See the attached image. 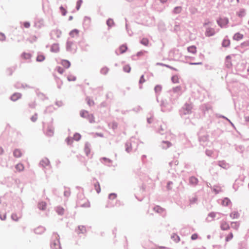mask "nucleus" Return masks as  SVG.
<instances>
[{
  "mask_svg": "<svg viewBox=\"0 0 249 249\" xmlns=\"http://www.w3.org/2000/svg\"><path fill=\"white\" fill-rule=\"evenodd\" d=\"M217 23L221 28H223L228 24L229 20L227 18H220L217 20Z\"/></svg>",
  "mask_w": 249,
  "mask_h": 249,
  "instance_id": "nucleus-1",
  "label": "nucleus"
},
{
  "mask_svg": "<svg viewBox=\"0 0 249 249\" xmlns=\"http://www.w3.org/2000/svg\"><path fill=\"white\" fill-rule=\"evenodd\" d=\"M56 240L52 244L51 247L53 249H61L60 245V242L58 239H57L58 236L55 235Z\"/></svg>",
  "mask_w": 249,
  "mask_h": 249,
  "instance_id": "nucleus-2",
  "label": "nucleus"
},
{
  "mask_svg": "<svg viewBox=\"0 0 249 249\" xmlns=\"http://www.w3.org/2000/svg\"><path fill=\"white\" fill-rule=\"evenodd\" d=\"M215 34L214 29L211 27H208L206 28L205 32V35L207 36H211Z\"/></svg>",
  "mask_w": 249,
  "mask_h": 249,
  "instance_id": "nucleus-3",
  "label": "nucleus"
},
{
  "mask_svg": "<svg viewBox=\"0 0 249 249\" xmlns=\"http://www.w3.org/2000/svg\"><path fill=\"white\" fill-rule=\"evenodd\" d=\"M220 228L222 230H228L230 229V226L227 222L223 221L220 224Z\"/></svg>",
  "mask_w": 249,
  "mask_h": 249,
  "instance_id": "nucleus-4",
  "label": "nucleus"
},
{
  "mask_svg": "<svg viewBox=\"0 0 249 249\" xmlns=\"http://www.w3.org/2000/svg\"><path fill=\"white\" fill-rule=\"evenodd\" d=\"M59 51V47L58 44H53L51 48V51L53 53H56Z\"/></svg>",
  "mask_w": 249,
  "mask_h": 249,
  "instance_id": "nucleus-5",
  "label": "nucleus"
},
{
  "mask_svg": "<svg viewBox=\"0 0 249 249\" xmlns=\"http://www.w3.org/2000/svg\"><path fill=\"white\" fill-rule=\"evenodd\" d=\"M84 152L87 156H89L91 152V149L89 144L86 143L85 145Z\"/></svg>",
  "mask_w": 249,
  "mask_h": 249,
  "instance_id": "nucleus-6",
  "label": "nucleus"
},
{
  "mask_svg": "<svg viewBox=\"0 0 249 249\" xmlns=\"http://www.w3.org/2000/svg\"><path fill=\"white\" fill-rule=\"evenodd\" d=\"M198 179L194 177H191L189 178V182L192 185H196L198 183Z\"/></svg>",
  "mask_w": 249,
  "mask_h": 249,
  "instance_id": "nucleus-7",
  "label": "nucleus"
},
{
  "mask_svg": "<svg viewBox=\"0 0 249 249\" xmlns=\"http://www.w3.org/2000/svg\"><path fill=\"white\" fill-rule=\"evenodd\" d=\"M243 35L239 33H237L235 34H234L233 38L234 40L236 41H239L240 40H241L243 38Z\"/></svg>",
  "mask_w": 249,
  "mask_h": 249,
  "instance_id": "nucleus-8",
  "label": "nucleus"
},
{
  "mask_svg": "<svg viewBox=\"0 0 249 249\" xmlns=\"http://www.w3.org/2000/svg\"><path fill=\"white\" fill-rule=\"evenodd\" d=\"M21 57L23 59L28 60L31 59L32 57V54L30 53H23L21 54Z\"/></svg>",
  "mask_w": 249,
  "mask_h": 249,
  "instance_id": "nucleus-9",
  "label": "nucleus"
},
{
  "mask_svg": "<svg viewBox=\"0 0 249 249\" xmlns=\"http://www.w3.org/2000/svg\"><path fill=\"white\" fill-rule=\"evenodd\" d=\"M127 50V47L126 45H122L119 48V53L122 54L125 53Z\"/></svg>",
  "mask_w": 249,
  "mask_h": 249,
  "instance_id": "nucleus-10",
  "label": "nucleus"
},
{
  "mask_svg": "<svg viewBox=\"0 0 249 249\" xmlns=\"http://www.w3.org/2000/svg\"><path fill=\"white\" fill-rule=\"evenodd\" d=\"M56 212L59 215H62L64 213L65 210L63 207L58 206L56 208Z\"/></svg>",
  "mask_w": 249,
  "mask_h": 249,
  "instance_id": "nucleus-11",
  "label": "nucleus"
},
{
  "mask_svg": "<svg viewBox=\"0 0 249 249\" xmlns=\"http://www.w3.org/2000/svg\"><path fill=\"white\" fill-rule=\"evenodd\" d=\"M188 52L195 54L196 53V47L195 46H191L187 48Z\"/></svg>",
  "mask_w": 249,
  "mask_h": 249,
  "instance_id": "nucleus-12",
  "label": "nucleus"
},
{
  "mask_svg": "<svg viewBox=\"0 0 249 249\" xmlns=\"http://www.w3.org/2000/svg\"><path fill=\"white\" fill-rule=\"evenodd\" d=\"M21 97V94L18 93H14L11 97V99L13 101H16Z\"/></svg>",
  "mask_w": 249,
  "mask_h": 249,
  "instance_id": "nucleus-13",
  "label": "nucleus"
},
{
  "mask_svg": "<svg viewBox=\"0 0 249 249\" xmlns=\"http://www.w3.org/2000/svg\"><path fill=\"white\" fill-rule=\"evenodd\" d=\"M231 203V200L227 197L224 198L222 201V205L224 206H228Z\"/></svg>",
  "mask_w": 249,
  "mask_h": 249,
  "instance_id": "nucleus-14",
  "label": "nucleus"
},
{
  "mask_svg": "<svg viewBox=\"0 0 249 249\" xmlns=\"http://www.w3.org/2000/svg\"><path fill=\"white\" fill-rule=\"evenodd\" d=\"M154 210L159 213H163L165 211L164 209L161 208L159 206H156L154 208Z\"/></svg>",
  "mask_w": 249,
  "mask_h": 249,
  "instance_id": "nucleus-15",
  "label": "nucleus"
},
{
  "mask_svg": "<svg viewBox=\"0 0 249 249\" xmlns=\"http://www.w3.org/2000/svg\"><path fill=\"white\" fill-rule=\"evenodd\" d=\"M61 63L64 67H65V68H67V69L69 68L71 66L70 62L68 60H62L61 61Z\"/></svg>",
  "mask_w": 249,
  "mask_h": 249,
  "instance_id": "nucleus-16",
  "label": "nucleus"
},
{
  "mask_svg": "<svg viewBox=\"0 0 249 249\" xmlns=\"http://www.w3.org/2000/svg\"><path fill=\"white\" fill-rule=\"evenodd\" d=\"M50 163V161L48 160V159L45 158L41 160V161L40 162V164L43 166L45 167L47 165H48Z\"/></svg>",
  "mask_w": 249,
  "mask_h": 249,
  "instance_id": "nucleus-17",
  "label": "nucleus"
},
{
  "mask_svg": "<svg viewBox=\"0 0 249 249\" xmlns=\"http://www.w3.org/2000/svg\"><path fill=\"white\" fill-rule=\"evenodd\" d=\"M47 204L45 202H41L38 203V207L41 210H45L46 208Z\"/></svg>",
  "mask_w": 249,
  "mask_h": 249,
  "instance_id": "nucleus-18",
  "label": "nucleus"
},
{
  "mask_svg": "<svg viewBox=\"0 0 249 249\" xmlns=\"http://www.w3.org/2000/svg\"><path fill=\"white\" fill-rule=\"evenodd\" d=\"M14 156L16 158H19L21 156L22 153L20 150L19 149H15L13 152Z\"/></svg>",
  "mask_w": 249,
  "mask_h": 249,
  "instance_id": "nucleus-19",
  "label": "nucleus"
},
{
  "mask_svg": "<svg viewBox=\"0 0 249 249\" xmlns=\"http://www.w3.org/2000/svg\"><path fill=\"white\" fill-rule=\"evenodd\" d=\"M79 31L78 30L74 29L70 32V35L71 37H74L76 36H77L79 34Z\"/></svg>",
  "mask_w": 249,
  "mask_h": 249,
  "instance_id": "nucleus-20",
  "label": "nucleus"
},
{
  "mask_svg": "<svg viewBox=\"0 0 249 249\" xmlns=\"http://www.w3.org/2000/svg\"><path fill=\"white\" fill-rule=\"evenodd\" d=\"M16 168L18 171L21 172L23 171L24 167L22 164L19 163L16 166Z\"/></svg>",
  "mask_w": 249,
  "mask_h": 249,
  "instance_id": "nucleus-21",
  "label": "nucleus"
},
{
  "mask_svg": "<svg viewBox=\"0 0 249 249\" xmlns=\"http://www.w3.org/2000/svg\"><path fill=\"white\" fill-rule=\"evenodd\" d=\"M108 71H109L108 68L106 67H104L101 69V73L102 74L106 75L108 73Z\"/></svg>",
  "mask_w": 249,
  "mask_h": 249,
  "instance_id": "nucleus-22",
  "label": "nucleus"
},
{
  "mask_svg": "<svg viewBox=\"0 0 249 249\" xmlns=\"http://www.w3.org/2000/svg\"><path fill=\"white\" fill-rule=\"evenodd\" d=\"M230 216L233 218H237L239 217V213L237 212H233L230 214Z\"/></svg>",
  "mask_w": 249,
  "mask_h": 249,
  "instance_id": "nucleus-23",
  "label": "nucleus"
},
{
  "mask_svg": "<svg viewBox=\"0 0 249 249\" xmlns=\"http://www.w3.org/2000/svg\"><path fill=\"white\" fill-rule=\"evenodd\" d=\"M45 57L43 54H39L36 57V61L38 62H42L44 60Z\"/></svg>",
  "mask_w": 249,
  "mask_h": 249,
  "instance_id": "nucleus-24",
  "label": "nucleus"
},
{
  "mask_svg": "<svg viewBox=\"0 0 249 249\" xmlns=\"http://www.w3.org/2000/svg\"><path fill=\"white\" fill-rule=\"evenodd\" d=\"M141 44L144 46H147L149 44V40L146 38H143L141 41Z\"/></svg>",
  "mask_w": 249,
  "mask_h": 249,
  "instance_id": "nucleus-25",
  "label": "nucleus"
},
{
  "mask_svg": "<svg viewBox=\"0 0 249 249\" xmlns=\"http://www.w3.org/2000/svg\"><path fill=\"white\" fill-rule=\"evenodd\" d=\"M230 45V41L229 39H224L222 42V45L224 47H228Z\"/></svg>",
  "mask_w": 249,
  "mask_h": 249,
  "instance_id": "nucleus-26",
  "label": "nucleus"
},
{
  "mask_svg": "<svg viewBox=\"0 0 249 249\" xmlns=\"http://www.w3.org/2000/svg\"><path fill=\"white\" fill-rule=\"evenodd\" d=\"M233 237V235L232 234V233L231 232H230L226 237L225 238V240L226 242H229V241H230L232 239Z\"/></svg>",
  "mask_w": 249,
  "mask_h": 249,
  "instance_id": "nucleus-27",
  "label": "nucleus"
},
{
  "mask_svg": "<svg viewBox=\"0 0 249 249\" xmlns=\"http://www.w3.org/2000/svg\"><path fill=\"white\" fill-rule=\"evenodd\" d=\"M171 145H172V144L171 143V142H167V141L163 142L162 147L164 148H168V147H170V146H171Z\"/></svg>",
  "mask_w": 249,
  "mask_h": 249,
  "instance_id": "nucleus-28",
  "label": "nucleus"
},
{
  "mask_svg": "<svg viewBox=\"0 0 249 249\" xmlns=\"http://www.w3.org/2000/svg\"><path fill=\"white\" fill-rule=\"evenodd\" d=\"M94 187L96 190L97 193H99L101 191V188L99 182H96L94 184Z\"/></svg>",
  "mask_w": 249,
  "mask_h": 249,
  "instance_id": "nucleus-29",
  "label": "nucleus"
},
{
  "mask_svg": "<svg viewBox=\"0 0 249 249\" xmlns=\"http://www.w3.org/2000/svg\"><path fill=\"white\" fill-rule=\"evenodd\" d=\"M172 81L174 83H178L179 78L177 75H174L172 77Z\"/></svg>",
  "mask_w": 249,
  "mask_h": 249,
  "instance_id": "nucleus-30",
  "label": "nucleus"
},
{
  "mask_svg": "<svg viewBox=\"0 0 249 249\" xmlns=\"http://www.w3.org/2000/svg\"><path fill=\"white\" fill-rule=\"evenodd\" d=\"M182 8L180 6H178L174 8V12L175 14H178L181 12Z\"/></svg>",
  "mask_w": 249,
  "mask_h": 249,
  "instance_id": "nucleus-31",
  "label": "nucleus"
},
{
  "mask_svg": "<svg viewBox=\"0 0 249 249\" xmlns=\"http://www.w3.org/2000/svg\"><path fill=\"white\" fill-rule=\"evenodd\" d=\"M237 14L239 17H242L245 15V10L244 9H241L237 13Z\"/></svg>",
  "mask_w": 249,
  "mask_h": 249,
  "instance_id": "nucleus-32",
  "label": "nucleus"
},
{
  "mask_svg": "<svg viewBox=\"0 0 249 249\" xmlns=\"http://www.w3.org/2000/svg\"><path fill=\"white\" fill-rule=\"evenodd\" d=\"M53 33L55 34L57 37H59L61 35V32L57 29L53 30Z\"/></svg>",
  "mask_w": 249,
  "mask_h": 249,
  "instance_id": "nucleus-33",
  "label": "nucleus"
},
{
  "mask_svg": "<svg viewBox=\"0 0 249 249\" xmlns=\"http://www.w3.org/2000/svg\"><path fill=\"white\" fill-rule=\"evenodd\" d=\"M124 71L126 72H129L131 71V68L129 65H126L124 67Z\"/></svg>",
  "mask_w": 249,
  "mask_h": 249,
  "instance_id": "nucleus-34",
  "label": "nucleus"
},
{
  "mask_svg": "<svg viewBox=\"0 0 249 249\" xmlns=\"http://www.w3.org/2000/svg\"><path fill=\"white\" fill-rule=\"evenodd\" d=\"M53 129H52L51 128H48V129H47V134L49 136H51L53 135Z\"/></svg>",
  "mask_w": 249,
  "mask_h": 249,
  "instance_id": "nucleus-35",
  "label": "nucleus"
},
{
  "mask_svg": "<svg viewBox=\"0 0 249 249\" xmlns=\"http://www.w3.org/2000/svg\"><path fill=\"white\" fill-rule=\"evenodd\" d=\"M173 91L175 92H179L181 91V88L180 86H177L173 88Z\"/></svg>",
  "mask_w": 249,
  "mask_h": 249,
  "instance_id": "nucleus-36",
  "label": "nucleus"
},
{
  "mask_svg": "<svg viewBox=\"0 0 249 249\" xmlns=\"http://www.w3.org/2000/svg\"><path fill=\"white\" fill-rule=\"evenodd\" d=\"M107 24L109 27H111L114 24L113 20L111 19H109L107 20Z\"/></svg>",
  "mask_w": 249,
  "mask_h": 249,
  "instance_id": "nucleus-37",
  "label": "nucleus"
},
{
  "mask_svg": "<svg viewBox=\"0 0 249 249\" xmlns=\"http://www.w3.org/2000/svg\"><path fill=\"white\" fill-rule=\"evenodd\" d=\"M172 238L174 239V241L176 242H178L180 240V238L179 236L176 234H174Z\"/></svg>",
  "mask_w": 249,
  "mask_h": 249,
  "instance_id": "nucleus-38",
  "label": "nucleus"
},
{
  "mask_svg": "<svg viewBox=\"0 0 249 249\" xmlns=\"http://www.w3.org/2000/svg\"><path fill=\"white\" fill-rule=\"evenodd\" d=\"M81 138V135L79 134L76 133L74 135L73 139L76 141H79Z\"/></svg>",
  "mask_w": 249,
  "mask_h": 249,
  "instance_id": "nucleus-39",
  "label": "nucleus"
},
{
  "mask_svg": "<svg viewBox=\"0 0 249 249\" xmlns=\"http://www.w3.org/2000/svg\"><path fill=\"white\" fill-rule=\"evenodd\" d=\"M87 102L88 105L90 106H93L94 104L93 100L89 98L87 99Z\"/></svg>",
  "mask_w": 249,
  "mask_h": 249,
  "instance_id": "nucleus-40",
  "label": "nucleus"
},
{
  "mask_svg": "<svg viewBox=\"0 0 249 249\" xmlns=\"http://www.w3.org/2000/svg\"><path fill=\"white\" fill-rule=\"evenodd\" d=\"M31 120L33 122H36L37 120V114H35L34 115H33L31 117Z\"/></svg>",
  "mask_w": 249,
  "mask_h": 249,
  "instance_id": "nucleus-41",
  "label": "nucleus"
},
{
  "mask_svg": "<svg viewBox=\"0 0 249 249\" xmlns=\"http://www.w3.org/2000/svg\"><path fill=\"white\" fill-rule=\"evenodd\" d=\"M88 112L87 111H82L80 113V115L83 117H86L88 115Z\"/></svg>",
  "mask_w": 249,
  "mask_h": 249,
  "instance_id": "nucleus-42",
  "label": "nucleus"
},
{
  "mask_svg": "<svg viewBox=\"0 0 249 249\" xmlns=\"http://www.w3.org/2000/svg\"><path fill=\"white\" fill-rule=\"evenodd\" d=\"M161 90V87L160 86L158 85L155 87V90L156 92L160 91Z\"/></svg>",
  "mask_w": 249,
  "mask_h": 249,
  "instance_id": "nucleus-43",
  "label": "nucleus"
},
{
  "mask_svg": "<svg viewBox=\"0 0 249 249\" xmlns=\"http://www.w3.org/2000/svg\"><path fill=\"white\" fill-rule=\"evenodd\" d=\"M5 38H6V37H5V35L2 33H0V40L4 41L5 40Z\"/></svg>",
  "mask_w": 249,
  "mask_h": 249,
  "instance_id": "nucleus-44",
  "label": "nucleus"
},
{
  "mask_svg": "<svg viewBox=\"0 0 249 249\" xmlns=\"http://www.w3.org/2000/svg\"><path fill=\"white\" fill-rule=\"evenodd\" d=\"M82 2V1L81 0H79L77 1V5H76V8H77V10L79 9L80 7L81 6Z\"/></svg>",
  "mask_w": 249,
  "mask_h": 249,
  "instance_id": "nucleus-45",
  "label": "nucleus"
},
{
  "mask_svg": "<svg viewBox=\"0 0 249 249\" xmlns=\"http://www.w3.org/2000/svg\"><path fill=\"white\" fill-rule=\"evenodd\" d=\"M118 126V124L116 122H113L111 124V127L115 129H116Z\"/></svg>",
  "mask_w": 249,
  "mask_h": 249,
  "instance_id": "nucleus-46",
  "label": "nucleus"
},
{
  "mask_svg": "<svg viewBox=\"0 0 249 249\" xmlns=\"http://www.w3.org/2000/svg\"><path fill=\"white\" fill-rule=\"evenodd\" d=\"M60 10H61V11L62 12V15L63 16H65L66 15V12H67L66 9L64 7H63L62 6L60 7Z\"/></svg>",
  "mask_w": 249,
  "mask_h": 249,
  "instance_id": "nucleus-47",
  "label": "nucleus"
},
{
  "mask_svg": "<svg viewBox=\"0 0 249 249\" xmlns=\"http://www.w3.org/2000/svg\"><path fill=\"white\" fill-rule=\"evenodd\" d=\"M57 71L60 74H62L64 71V69L60 67L57 68Z\"/></svg>",
  "mask_w": 249,
  "mask_h": 249,
  "instance_id": "nucleus-48",
  "label": "nucleus"
},
{
  "mask_svg": "<svg viewBox=\"0 0 249 249\" xmlns=\"http://www.w3.org/2000/svg\"><path fill=\"white\" fill-rule=\"evenodd\" d=\"M82 207H89L90 206L89 203L87 201L84 204H81Z\"/></svg>",
  "mask_w": 249,
  "mask_h": 249,
  "instance_id": "nucleus-49",
  "label": "nucleus"
},
{
  "mask_svg": "<svg viewBox=\"0 0 249 249\" xmlns=\"http://www.w3.org/2000/svg\"><path fill=\"white\" fill-rule=\"evenodd\" d=\"M23 26L26 28H28L30 26V24L29 22H24L23 23Z\"/></svg>",
  "mask_w": 249,
  "mask_h": 249,
  "instance_id": "nucleus-50",
  "label": "nucleus"
},
{
  "mask_svg": "<svg viewBox=\"0 0 249 249\" xmlns=\"http://www.w3.org/2000/svg\"><path fill=\"white\" fill-rule=\"evenodd\" d=\"M116 197V195L115 194H111L109 195V198L110 199H115Z\"/></svg>",
  "mask_w": 249,
  "mask_h": 249,
  "instance_id": "nucleus-51",
  "label": "nucleus"
},
{
  "mask_svg": "<svg viewBox=\"0 0 249 249\" xmlns=\"http://www.w3.org/2000/svg\"><path fill=\"white\" fill-rule=\"evenodd\" d=\"M198 237V236L195 233V234H193L192 236H191V239L192 240H196L197 238Z\"/></svg>",
  "mask_w": 249,
  "mask_h": 249,
  "instance_id": "nucleus-52",
  "label": "nucleus"
},
{
  "mask_svg": "<svg viewBox=\"0 0 249 249\" xmlns=\"http://www.w3.org/2000/svg\"><path fill=\"white\" fill-rule=\"evenodd\" d=\"M102 160H104V161L105 162H111V160L107 158H103L102 159Z\"/></svg>",
  "mask_w": 249,
  "mask_h": 249,
  "instance_id": "nucleus-53",
  "label": "nucleus"
},
{
  "mask_svg": "<svg viewBox=\"0 0 249 249\" xmlns=\"http://www.w3.org/2000/svg\"><path fill=\"white\" fill-rule=\"evenodd\" d=\"M29 105L30 107L34 108L35 107V106H36V103H35V102H32L31 104H29Z\"/></svg>",
  "mask_w": 249,
  "mask_h": 249,
  "instance_id": "nucleus-54",
  "label": "nucleus"
},
{
  "mask_svg": "<svg viewBox=\"0 0 249 249\" xmlns=\"http://www.w3.org/2000/svg\"><path fill=\"white\" fill-rule=\"evenodd\" d=\"M144 81H145V80L144 79V76H143V75H142L140 78L139 82H140V83H143L144 82Z\"/></svg>",
  "mask_w": 249,
  "mask_h": 249,
  "instance_id": "nucleus-55",
  "label": "nucleus"
},
{
  "mask_svg": "<svg viewBox=\"0 0 249 249\" xmlns=\"http://www.w3.org/2000/svg\"><path fill=\"white\" fill-rule=\"evenodd\" d=\"M68 79L69 81H74L76 79V78L74 76H72L71 77H68Z\"/></svg>",
  "mask_w": 249,
  "mask_h": 249,
  "instance_id": "nucleus-56",
  "label": "nucleus"
},
{
  "mask_svg": "<svg viewBox=\"0 0 249 249\" xmlns=\"http://www.w3.org/2000/svg\"><path fill=\"white\" fill-rule=\"evenodd\" d=\"M190 65H202V62H197V63H190Z\"/></svg>",
  "mask_w": 249,
  "mask_h": 249,
  "instance_id": "nucleus-57",
  "label": "nucleus"
},
{
  "mask_svg": "<svg viewBox=\"0 0 249 249\" xmlns=\"http://www.w3.org/2000/svg\"><path fill=\"white\" fill-rule=\"evenodd\" d=\"M91 119H90V123L94 122V120L93 116L92 115H91Z\"/></svg>",
  "mask_w": 249,
  "mask_h": 249,
  "instance_id": "nucleus-58",
  "label": "nucleus"
},
{
  "mask_svg": "<svg viewBox=\"0 0 249 249\" xmlns=\"http://www.w3.org/2000/svg\"><path fill=\"white\" fill-rule=\"evenodd\" d=\"M165 249L164 247H158V248H153V249Z\"/></svg>",
  "mask_w": 249,
  "mask_h": 249,
  "instance_id": "nucleus-59",
  "label": "nucleus"
},
{
  "mask_svg": "<svg viewBox=\"0 0 249 249\" xmlns=\"http://www.w3.org/2000/svg\"><path fill=\"white\" fill-rule=\"evenodd\" d=\"M3 152V149L2 148L0 147V155L2 154Z\"/></svg>",
  "mask_w": 249,
  "mask_h": 249,
  "instance_id": "nucleus-60",
  "label": "nucleus"
},
{
  "mask_svg": "<svg viewBox=\"0 0 249 249\" xmlns=\"http://www.w3.org/2000/svg\"><path fill=\"white\" fill-rule=\"evenodd\" d=\"M15 216H16V215H15L13 214V215H12V218H13L14 220H15V221H17V220H18V218H15Z\"/></svg>",
  "mask_w": 249,
  "mask_h": 249,
  "instance_id": "nucleus-61",
  "label": "nucleus"
},
{
  "mask_svg": "<svg viewBox=\"0 0 249 249\" xmlns=\"http://www.w3.org/2000/svg\"><path fill=\"white\" fill-rule=\"evenodd\" d=\"M160 1L162 3H164V2H166L167 1V0H160Z\"/></svg>",
  "mask_w": 249,
  "mask_h": 249,
  "instance_id": "nucleus-62",
  "label": "nucleus"
},
{
  "mask_svg": "<svg viewBox=\"0 0 249 249\" xmlns=\"http://www.w3.org/2000/svg\"><path fill=\"white\" fill-rule=\"evenodd\" d=\"M244 44H246V45H247V46H249V42L244 43L242 44V45H244Z\"/></svg>",
  "mask_w": 249,
  "mask_h": 249,
  "instance_id": "nucleus-63",
  "label": "nucleus"
},
{
  "mask_svg": "<svg viewBox=\"0 0 249 249\" xmlns=\"http://www.w3.org/2000/svg\"><path fill=\"white\" fill-rule=\"evenodd\" d=\"M186 107H187V108L188 109H190L191 108V107L190 106H189V105L186 106Z\"/></svg>",
  "mask_w": 249,
  "mask_h": 249,
  "instance_id": "nucleus-64",
  "label": "nucleus"
}]
</instances>
